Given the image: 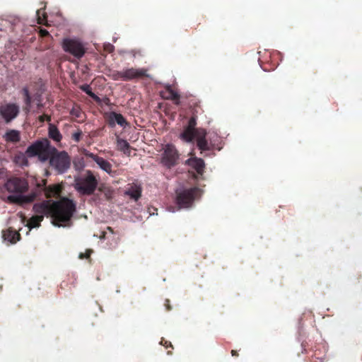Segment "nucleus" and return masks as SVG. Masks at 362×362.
I'll return each mask as SVG.
<instances>
[{
	"label": "nucleus",
	"instance_id": "obj_21",
	"mask_svg": "<svg viewBox=\"0 0 362 362\" xmlns=\"http://www.w3.org/2000/svg\"><path fill=\"white\" fill-rule=\"evenodd\" d=\"M61 188L58 185H54L47 188L46 194L47 197H52L58 195L60 192Z\"/></svg>",
	"mask_w": 362,
	"mask_h": 362
},
{
	"label": "nucleus",
	"instance_id": "obj_10",
	"mask_svg": "<svg viewBox=\"0 0 362 362\" xmlns=\"http://www.w3.org/2000/svg\"><path fill=\"white\" fill-rule=\"evenodd\" d=\"M20 107L15 103H4L0 105V116L6 123L13 120L18 115Z\"/></svg>",
	"mask_w": 362,
	"mask_h": 362
},
{
	"label": "nucleus",
	"instance_id": "obj_27",
	"mask_svg": "<svg viewBox=\"0 0 362 362\" xmlns=\"http://www.w3.org/2000/svg\"><path fill=\"white\" fill-rule=\"evenodd\" d=\"M34 101H36V104L38 107H40L42 106V104H41V96L40 95H36L35 97H34V99H33Z\"/></svg>",
	"mask_w": 362,
	"mask_h": 362
},
{
	"label": "nucleus",
	"instance_id": "obj_7",
	"mask_svg": "<svg viewBox=\"0 0 362 362\" xmlns=\"http://www.w3.org/2000/svg\"><path fill=\"white\" fill-rule=\"evenodd\" d=\"M49 164L59 173H65L70 167V158L65 151L57 152V150L52 151L49 155Z\"/></svg>",
	"mask_w": 362,
	"mask_h": 362
},
{
	"label": "nucleus",
	"instance_id": "obj_29",
	"mask_svg": "<svg viewBox=\"0 0 362 362\" xmlns=\"http://www.w3.org/2000/svg\"><path fill=\"white\" fill-rule=\"evenodd\" d=\"M45 119L50 120V117L47 115H42L40 117V120L44 122Z\"/></svg>",
	"mask_w": 362,
	"mask_h": 362
},
{
	"label": "nucleus",
	"instance_id": "obj_1",
	"mask_svg": "<svg viewBox=\"0 0 362 362\" xmlns=\"http://www.w3.org/2000/svg\"><path fill=\"white\" fill-rule=\"evenodd\" d=\"M33 211L35 215L30 218L26 225L29 230L38 227L45 216H50L54 226L65 227L69 225L71 218L76 211V204L67 198L54 202L47 200L34 204Z\"/></svg>",
	"mask_w": 362,
	"mask_h": 362
},
{
	"label": "nucleus",
	"instance_id": "obj_20",
	"mask_svg": "<svg viewBox=\"0 0 362 362\" xmlns=\"http://www.w3.org/2000/svg\"><path fill=\"white\" fill-rule=\"evenodd\" d=\"M112 119L121 127H124L127 124L125 119L120 114L113 113Z\"/></svg>",
	"mask_w": 362,
	"mask_h": 362
},
{
	"label": "nucleus",
	"instance_id": "obj_30",
	"mask_svg": "<svg viewBox=\"0 0 362 362\" xmlns=\"http://www.w3.org/2000/svg\"><path fill=\"white\" fill-rule=\"evenodd\" d=\"M40 35H41L42 36H45V35H47L48 34L47 30H45V29H41V30H40Z\"/></svg>",
	"mask_w": 362,
	"mask_h": 362
},
{
	"label": "nucleus",
	"instance_id": "obj_19",
	"mask_svg": "<svg viewBox=\"0 0 362 362\" xmlns=\"http://www.w3.org/2000/svg\"><path fill=\"white\" fill-rule=\"evenodd\" d=\"M166 93V98L175 100L176 104H179V95L176 91L173 90L170 86H168Z\"/></svg>",
	"mask_w": 362,
	"mask_h": 362
},
{
	"label": "nucleus",
	"instance_id": "obj_26",
	"mask_svg": "<svg viewBox=\"0 0 362 362\" xmlns=\"http://www.w3.org/2000/svg\"><path fill=\"white\" fill-rule=\"evenodd\" d=\"M81 132L80 131L76 132L73 134L72 137L76 141L80 140Z\"/></svg>",
	"mask_w": 362,
	"mask_h": 362
},
{
	"label": "nucleus",
	"instance_id": "obj_3",
	"mask_svg": "<svg viewBox=\"0 0 362 362\" xmlns=\"http://www.w3.org/2000/svg\"><path fill=\"white\" fill-rule=\"evenodd\" d=\"M55 148L50 146L49 141L47 139L36 141L29 146L25 153H19L14 158L15 163L19 166H27L28 160L27 156L34 157L37 156L40 160L45 162L48 160L49 155Z\"/></svg>",
	"mask_w": 362,
	"mask_h": 362
},
{
	"label": "nucleus",
	"instance_id": "obj_17",
	"mask_svg": "<svg viewBox=\"0 0 362 362\" xmlns=\"http://www.w3.org/2000/svg\"><path fill=\"white\" fill-rule=\"evenodd\" d=\"M49 136L56 141H59L62 137L57 127L52 124L49 126Z\"/></svg>",
	"mask_w": 362,
	"mask_h": 362
},
{
	"label": "nucleus",
	"instance_id": "obj_25",
	"mask_svg": "<svg viewBox=\"0 0 362 362\" xmlns=\"http://www.w3.org/2000/svg\"><path fill=\"white\" fill-rule=\"evenodd\" d=\"M23 93H24V95L25 98V103L28 106H30L32 103V98L30 97V95L29 94L28 89L27 88H24L23 89Z\"/></svg>",
	"mask_w": 362,
	"mask_h": 362
},
{
	"label": "nucleus",
	"instance_id": "obj_13",
	"mask_svg": "<svg viewBox=\"0 0 362 362\" xmlns=\"http://www.w3.org/2000/svg\"><path fill=\"white\" fill-rule=\"evenodd\" d=\"M83 153L86 157L93 160L101 170H104L108 174L111 173L112 165L107 160L101 157H99L93 153L89 152L87 150H83Z\"/></svg>",
	"mask_w": 362,
	"mask_h": 362
},
{
	"label": "nucleus",
	"instance_id": "obj_2",
	"mask_svg": "<svg viewBox=\"0 0 362 362\" xmlns=\"http://www.w3.org/2000/svg\"><path fill=\"white\" fill-rule=\"evenodd\" d=\"M28 185L24 179L13 177L4 184L0 197L7 203L23 205L34 201L35 194H25Z\"/></svg>",
	"mask_w": 362,
	"mask_h": 362
},
{
	"label": "nucleus",
	"instance_id": "obj_8",
	"mask_svg": "<svg viewBox=\"0 0 362 362\" xmlns=\"http://www.w3.org/2000/svg\"><path fill=\"white\" fill-rule=\"evenodd\" d=\"M201 194L202 192L197 187L177 192L176 202L180 209L189 208L192 206L193 201Z\"/></svg>",
	"mask_w": 362,
	"mask_h": 362
},
{
	"label": "nucleus",
	"instance_id": "obj_32",
	"mask_svg": "<svg viewBox=\"0 0 362 362\" xmlns=\"http://www.w3.org/2000/svg\"><path fill=\"white\" fill-rule=\"evenodd\" d=\"M169 211L174 212V210H172L171 209H168Z\"/></svg>",
	"mask_w": 362,
	"mask_h": 362
},
{
	"label": "nucleus",
	"instance_id": "obj_5",
	"mask_svg": "<svg viewBox=\"0 0 362 362\" xmlns=\"http://www.w3.org/2000/svg\"><path fill=\"white\" fill-rule=\"evenodd\" d=\"M196 120L191 118L189 121L187 127L180 134V139L186 142H191L194 139H197V146L203 151L209 149L207 141L205 139L206 132L203 129H195Z\"/></svg>",
	"mask_w": 362,
	"mask_h": 362
},
{
	"label": "nucleus",
	"instance_id": "obj_9",
	"mask_svg": "<svg viewBox=\"0 0 362 362\" xmlns=\"http://www.w3.org/2000/svg\"><path fill=\"white\" fill-rule=\"evenodd\" d=\"M62 47L66 52L71 54L76 58H81L85 53L83 44L76 38H65L62 42Z\"/></svg>",
	"mask_w": 362,
	"mask_h": 362
},
{
	"label": "nucleus",
	"instance_id": "obj_11",
	"mask_svg": "<svg viewBox=\"0 0 362 362\" xmlns=\"http://www.w3.org/2000/svg\"><path fill=\"white\" fill-rule=\"evenodd\" d=\"M163 151L162 163L167 167L174 165L178 158V153L175 146L172 144H167L163 148Z\"/></svg>",
	"mask_w": 362,
	"mask_h": 362
},
{
	"label": "nucleus",
	"instance_id": "obj_15",
	"mask_svg": "<svg viewBox=\"0 0 362 362\" xmlns=\"http://www.w3.org/2000/svg\"><path fill=\"white\" fill-rule=\"evenodd\" d=\"M6 142L16 143L20 141V132L16 129L8 130L3 136Z\"/></svg>",
	"mask_w": 362,
	"mask_h": 362
},
{
	"label": "nucleus",
	"instance_id": "obj_23",
	"mask_svg": "<svg viewBox=\"0 0 362 362\" xmlns=\"http://www.w3.org/2000/svg\"><path fill=\"white\" fill-rule=\"evenodd\" d=\"M81 89L83 90L85 93H86L89 96H90L92 98L95 99V100H99V98L92 92L91 88L90 86L88 85H83L81 87Z\"/></svg>",
	"mask_w": 362,
	"mask_h": 362
},
{
	"label": "nucleus",
	"instance_id": "obj_18",
	"mask_svg": "<svg viewBox=\"0 0 362 362\" xmlns=\"http://www.w3.org/2000/svg\"><path fill=\"white\" fill-rule=\"evenodd\" d=\"M117 147L118 150L124 152L126 154L130 153L129 144L124 139L118 138L117 139Z\"/></svg>",
	"mask_w": 362,
	"mask_h": 362
},
{
	"label": "nucleus",
	"instance_id": "obj_16",
	"mask_svg": "<svg viewBox=\"0 0 362 362\" xmlns=\"http://www.w3.org/2000/svg\"><path fill=\"white\" fill-rule=\"evenodd\" d=\"M19 233L16 230L8 229L4 232L3 238L5 240L10 242L11 243H15L19 240Z\"/></svg>",
	"mask_w": 362,
	"mask_h": 362
},
{
	"label": "nucleus",
	"instance_id": "obj_12",
	"mask_svg": "<svg viewBox=\"0 0 362 362\" xmlns=\"http://www.w3.org/2000/svg\"><path fill=\"white\" fill-rule=\"evenodd\" d=\"M146 74V71L142 69H127L122 71L117 72L115 75V79H122L124 81H129L136 78L141 77Z\"/></svg>",
	"mask_w": 362,
	"mask_h": 362
},
{
	"label": "nucleus",
	"instance_id": "obj_14",
	"mask_svg": "<svg viewBox=\"0 0 362 362\" xmlns=\"http://www.w3.org/2000/svg\"><path fill=\"white\" fill-rule=\"evenodd\" d=\"M186 163L192 168L196 170L199 174H202L204 168V162L202 158H189Z\"/></svg>",
	"mask_w": 362,
	"mask_h": 362
},
{
	"label": "nucleus",
	"instance_id": "obj_28",
	"mask_svg": "<svg viewBox=\"0 0 362 362\" xmlns=\"http://www.w3.org/2000/svg\"><path fill=\"white\" fill-rule=\"evenodd\" d=\"M90 253H91V250H87V251H86V254L81 253V254L79 255V258H80V259H83V257H86V258H88V257L90 256Z\"/></svg>",
	"mask_w": 362,
	"mask_h": 362
},
{
	"label": "nucleus",
	"instance_id": "obj_33",
	"mask_svg": "<svg viewBox=\"0 0 362 362\" xmlns=\"http://www.w3.org/2000/svg\"><path fill=\"white\" fill-rule=\"evenodd\" d=\"M232 355L234 356L235 355V351H232Z\"/></svg>",
	"mask_w": 362,
	"mask_h": 362
},
{
	"label": "nucleus",
	"instance_id": "obj_4",
	"mask_svg": "<svg viewBox=\"0 0 362 362\" xmlns=\"http://www.w3.org/2000/svg\"><path fill=\"white\" fill-rule=\"evenodd\" d=\"M196 120L191 118L189 121L187 127L180 134V139L186 142H191L194 139H197V146L203 151L209 149L207 141L205 139L206 132L203 129H195Z\"/></svg>",
	"mask_w": 362,
	"mask_h": 362
},
{
	"label": "nucleus",
	"instance_id": "obj_6",
	"mask_svg": "<svg viewBox=\"0 0 362 362\" xmlns=\"http://www.w3.org/2000/svg\"><path fill=\"white\" fill-rule=\"evenodd\" d=\"M98 185V180L93 174L88 170L85 174L76 177L74 187L81 194L90 195L93 193Z\"/></svg>",
	"mask_w": 362,
	"mask_h": 362
},
{
	"label": "nucleus",
	"instance_id": "obj_22",
	"mask_svg": "<svg viewBox=\"0 0 362 362\" xmlns=\"http://www.w3.org/2000/svg\"><path fill=\"white\" fill-rule=\"evenodd\" d=\"M132 199L137 200L141 197V189L139 187L132 188L130 190L127 192Z\"/></svg>",
	"mask_w": 362,
	"mask_h": 362
},
{
	"label": "nucleus",
	"instance_id": "obj_24",
	"mask_svg": "<svg viewBox=\"0 0 362 362\" xmlns=\"http://www.w3.org/2000/svg\"><path fill=\"white\" fill-rule=\"evenodd\" d=\"M37 16L38 23H46V16L43 11L38 10L37 11Z\"/></svg>",
	"mask_w": 362,
	"mask_h": 362
},
{
	"label": "nucleus",
	"instance_id": "obj_31",
	"mask_svg": "<svg viewBox=\"0 0 362 362\" xmlns=\"http://www.w3.org/2000/svg\"><path fill=\"white\" fill-rule=\"evenodd\" d=\"M83 166H84V165H83V162H82V163H81V166H80V167H81V168H83Z\"/></svg>",
	"mask_w": 362,
	"mask_h": 362
}]
</instances>
